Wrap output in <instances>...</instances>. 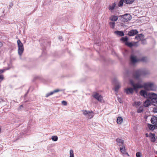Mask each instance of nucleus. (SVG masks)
<instances>
[{"label":"nucleus","mask_w":157,"mask_h":157,"mask_svg":"<svg viewBox=\"0 0 157 157\" xmlns=\"http://www.w3.org/2000/svg\"><path fill=\"white\" fill-rule=\"evenodd\" d=\"M130 82L133 86L134 90H136L139 88H144L145 89L148 90H155L156 88L154 84L151 83H145L142 85L139 83L135 84L132 80L130 81Z\"/></svg>","instance_id":"1"},{"label":"nucleus","mask_w":157,"mask_h":157,"mask_svg":"<svg viewBox=\"0 0 157 157\" xmlns=\"http://www.w3.org/2000/svg\"><path fill=\"white\" fill-rule=\"evenodd\" d=\"M149 98L151 99V102L153 105H157V95L153 93H151L148 94Z\"/></svg>","instance_id":"2"},{"label":"nucleus","mask_w":157,"mask_h":157,"mask_svg":"<svg viewBox=\"0 0 157 157\" xmlns=\"http://www.w3.org/2000/svg\"><path fill=\"white\" fill-rule=\"evenodd\" d=\"M17 44L18 46V53L19 55L21 56L24 50L23 45L20 40H17Z\"/></svg>","instance_id":"3"},{"label":"nucleus","mask_w":157,"mask_h":157,"mask_svg":"<svg viewBox=\"0 0 157 157\" xmlns=\"http://www.w3.org/2000/svg\"><path fill=\"white\" fill-rule=\"evenodd\" d=\"M93 97L98 101L101 102L103 100L102 96L97 92H94L92 94Z\"/></svg>","instance_id":"4"},{"label":"nucleus","mask_w":157,"mask_h":157,"mask_svg":"<svg viewBox=\"0 0 157 157\" xmlns=\"http://www.w3.org/2000/svg\"><path fill=\"white\" fill-rule=\"evenodd\" d=\"M83 113L85 115L88 116V118L91 119L94 116V113L91 111H86V110H82Z\"/></svg>","instance_id":"5"},{"label":"nucleus","mask_w":157,"mask_h":157,"mask_svg":"<svg viewBox=\"0 0 157 157\" xmlns=\"http://www.w3.org/2000/svg\"><path fill=\"white\" fill-rule=\"evenodd\" d=\"M131 18V15L129 14H126L122 16V21L124 22H128Z\"/></svg>","instance_id":"6"},{"label":"nucleus","mask_w":157,"mask_h":157,"mask_svg":"<svg viewBox=\"0 0 157 157\" xmlns=\"http://www.w3.org/2000/svg\"><path fill=\"white\" fill-rule=\"evenodd\" d=\"M142 75V72L141 70H138L136 71L134 73V77L136 79L139 78L140 76Z\"/></svg>","instance_id":"7"},{"label":"nucleus","mask_w":157,"mask_h":157,"mask_svg":"<svg viewBox=\"0 0 157 157\" xmlns=\"http://www.w3.org/2000/svg\"><path fill=\"white\" fill-rule=\"evenodd\" d=\"M138 33V31L136 29L132 30L128 32V35L130 36H132L137 34Z\"/></svg>","instance_id":"8"},{"label":"nucleus","mask_w":157,"mask_h":157,"mask_svg":"<svg viewBox=\"0 0 157 157\" xmlns=\"http://www.w3.org/2000/svg\"><path fill=\"white\" fill-rule=\"evenodd\" d=\"M130 60L132 63H134L139 61V59H137L135 56L131 55L130 57Z\"/></svg>","instance_id":"9"},{"label":"nucleus","mask_w":157,"mask_h":157,"mask_svg":"<svg viewBox=\"0 0 157 157\" xmlns=\"http://www.w3.org/2000/svg\"><path fill=\"white\" fill-rule=\"evenodd\" d=\"M140 94L144 97L147 98V92L144 90H141L140 92Z\"/></svg>","instance_id":"10"},{"label":"nucleus","mask_w":157,"mask_h":157,"mask_svg":"<svg viewBox=\"0 0 157 157\" xmlns=\"http://www.w3.org/2000/svg\"><path fill=\"white\" fill-rule=\"evenodd\" d=\"M134 90L132 88H129L125 89V91L127 94H132L133 93Z\"/></svg>","instance_id":"11"},{"label":"nucleus","mask_w":157,"mask_h":157,"mask_svg":"<svg viewBox=\"0 0 157 157\" xmlns=\"http://www.w3.org/2000/svg\"><path fill=\"white\" fill-rule=\"evenodd\" d=\"M151 121L152 124H156L157 123V117L155 116L152 117Z\"/></svg>","instance_id":"12"},{"label":"nucleus","mask_w":157,"mask_h":157,"mask_svg":"<svg viewBox=\"0 0 157 157\" xmlns=\"http://www.w3.org/2000/svg\"><path fill=\"white\" fill-rule=\"evenodd\" d=\"M114 33L120 36H123L124 35L123 32L121 31H115L114 32Z\"/></svg>","instance_id":"13"},{"label":"nucleus","mask_w":157,"mask_h":157,"mask_svg":"<svg viewBox=\"0 0 157 157\" xmlns=\"http://www.w3.org/2000/svg\"><path fill=\"white\" fill-rule=\"evenodd\" d=\"M118 18L117 16L112 15L109 18V19L111 21H115L117 20Z\"/></svg>","instance_id":"14"},{"label":"nucleus","mask_w":157,"mask_h":157,"mask_svg":"<svg viewBox=\"0 0 157 157\" xmlns=\"http://www.w3.org/2000/svg\"><path fill=\"white\" fill-rule=\"evenodd\" d=\"M143 36L144 35L142 34H139L135 36V38L137 40H141V39L143 37Z\"/></svg>","instance_id":"15"},{"label":"nucleus","mask_w":157,"mask_h":157,"mask_svg":"<svg viewBox=\"0 0 157 157\" xmlns=\"http://www.w3.org/2000/svg\"><path fill=\"white\" fill-rule=\"evenodd\" d=\"M151 102V101L150 100H147L144 102V106L145 107H148L150 105Z\"/></svg>","instance_id":"16"},{"label":"nucleus","mask_w":157,"mask_h":157,"mask_svg":"<svg viewBox=\"0 0 157 157\" xmlns=\"http://www.w3.org/2000/svg\"><path fill=\"white\" fill-rule=\"evenodd\" d=\"M125 45L128 46L129 47H132L135 45V44L132 43V42H128V41L125 42Z\"/></svg>","instance_id":"17"},{"label":"nucleus","mask_w":157,"mask_h":157,"mask_svg":"<svg viewBox=\"0 0 157 157\" xmlns=\"http://www.w3.org/2000/svg\"><path fill=\"white\" fill-rule=\"evenodd\" d=\"M123 121V119L121 117H118L117 118V123L118 124H121Z\"/></svg>","instance_id":"18"},{"label":"nucleus","mask_w":157,"mask_h":157,"mask_svg":"<svg viewBox=\"0 0 157 157\" xmlns=\"http://www.w3.org/2000/svg\"><path fill=\"white\" fill-rule=\"evenodd\" d=\"M120 150L121 152L123 154H128V153L126 152L125 147H120Z\"/></svg>","instance_id":"19"},{"label":"nucleus","mask_w":157,"mask_h":157,"mask_svg":"<svg viewBox=\"0 0 157 157\" xmlns=\"http://www.w3.org/2000/svg\"><path fill=\"white\" fill-rule=\"evenodd\" d=\"M116 4L115 3H113L112 5H110L109 7V10L112 11L114 10L116 6Z\"/></svg>","instance_id":"20"},{"label":"nucleus","mask_w":157,"mask_h":157,"mask_svg":"<svg viewBox=\"0 0 157 157\" xmlns=\"http://www.w3.org/2000/svg\"><path fill=\"white\" fill-rule=\"evenodd\" d=\"M135 0H125L124 3L126 4H132L134 1Z\"/></svg>","instance_id":"21"},{"label":"nucleus","mask_w":157,"mask_h":157,"mask_svg":"<svg viewBox=\"0 0 157 157\" xmlns=\"http://www.w3.org/2000/svg\"><path fill=\"white\" fill-rule=\"evenodd\" d=\"M128 38L127 36L122 37L121 39V41L124 42L125 43V42L128 41Z\"/></svg>","instance_id":"22"},{"label":"nucleus","mask_w":157,"mask_h":157,"mask_svg":"<svg viewBox=\"0 0 157 157\" xmlns=\"http://www.w3.org/2000/svg\"><path fill=\"white\" fill-rule=\"evenodd\" d=\"M151 142H154L155 140V137L154 134H151Z\"/></svg>","instance_id":"23"},{"label":"nucleus","mask_w":157,"mask_h":157,"mask_svg":"<svg viewBox=\"0 0 157 157\" xmlns=\"http://www.w3.org/2000/svg\"><path fill=\"white\" fill-rule=\"evenodd\" d=\"M109 24L110 27L113 29H114L115 27V23L113 22H110L109 23Z\"/></svg>","instance_id":"24"},{"label":"nucleus","mask_w":157,"mask_h":157,"mask_svg":"<svg viewBox=\"0 0 157 157\" xmlns=\"http://www.w3.org/2000/svg\"><path fill=\"white\" fill-rule=\"evenodd\" d=\"M141 102L140 101H136L134 103L133 105L137 107L140 106L141 104Z\"/></svg>","instance_id":"25"},{"label":"nucleus","mask_w":157,"mask_h":157,"mask_svg":"<svg viewBox=\"0 0 157 157\" xmlns=\"http://www.w3.org/2000/svg\"><path fill=\"white\" fill-rule=\"evenodd\" d=\"M147 60V58L146 57H143L139 60V61H141L143 62H145Z\"/></svg>","instance_id":"26"},{"label":"nucleus","mask_w":157,"mask_h":157,"mask_svg":"<svg viewBox=\"0 0 157 157\" xmlns=\"http://www.w3.org/2000/svg\"><path fill=\"white\" fill-rule=\"evenodd\" d=\"M143 107L142 106H140L139 109L137 110V112L140 113L143 112Z\"/></svg>","instance_id":"27"},{"label":"nucleus","mask_w":157,"mask_h":157,"mask_svg":"<svg viewBox=\"0 0 157 157\" xmlns=\"http://www.w3.org/2000/svg\"><path fill=\"white\" fill-rule=\"evenodd\" d=\"M116 141L117 142L119 143H120L122 144H123L124 143V140H122V139H121L117 138L116 139Z\"/></svg>","instance_id":"28"},{"label":"nucleus","mask_w":157,"mask_h":157,"mask_svg":"<svg viewBox=\"0 0 157 157\" xmlns=\"http://www.w3.org/2000/svg\"><path fill=\"white\" fill-rule=\"evenodd\" d=\"M70 156L69 157H74V151L72 150H71L70 151Z\"/></svg>","instance_id":"29"},{"label":"nucleus","mask_w":157,"mask_h":157,"mask_svg":"<svg viewBox=\"0 0 157 157\" xmlns=\"http://www.w3.org/2000/svg\"><path fill=\"white\" fill-rule=\"evenodd\" d=\"M120 85L119 84H118L114 88V90L117 91L120 88Z\"/></svg>","instance_id":"30"},{"label":"nucleus","mask_w":157,"mask_h":157,"mask_svg":"<svg viewBox=\"0 0 157 157\" xmlns=\"http://www.w3.org/2000/svg\"><path fill=\"white\" fill-rule=\"evenodd\" d=\"M58 137L56 136H53L52 137V140L56 141L58 140Z\"/></svg>","instance_id":"31"},{"label":"nucleus","mask_w":157,"mask_h":157,"mask_svg":"<svg viewBox=\"0 0 157 157\" xmlns=\"http://www.w3.org/2000/svg\"><path fill=\"white\" fill-rule=\"evenodd\" d=\"M125 0H121L119 3L118 6L120 7L121 6L123 3L124 2Z\"/></svg>","instance_id":"32"},{"label":"nucleus","mask_w":157,"mask_h":157,"mask_svg":"<svg viewBox=\"0 0 157 157\" xmlns=\"http://www.w3.org/2000/svg\"><path fill=\"white\" fill-rule=\"evenodd\" d=\"M149 129L150 130H153L154 129V127L153 125L149 124L148 125Z\"/></svg>","instance_id":"33"},{"label":"nucleus","mask_w":157,"mask_h":157,"mask_svg":"<svg viewBox=\"0 0 157 157\" xmlns=\"http://www.w3.org/2000/svg\"><path fill=\"white\" fill-rule=\"evenodd\" d=\"M53 94V92H51L50 93H48L47 94H46V95L45 97H46L47 98L48 97H49V96Z\"/></svg>","instance_id":"34"},{"label":"nucleus","mask_w":157,"mask_h":157,"mask_svg":"<svg viewBox=\"0 0 157 157\" xmlns=\"http://www.w3.org/2000/svg\"><path fill=\"white\" fill-rule=\"evenodd\" d=\"M141 153L140 152H138L136 153V157H141Z\"/></svg>","instance_id":"35"},{"label":"nucleus","mask_w":157,"mask_h":157,"mask_svg":"<svg viewBox=\"0 0 157 157\" xmlns=\"http://www.w3.org/2000/svg\"><path fill=\"white\" fill-rule=\"evenodd\" d=\"M62 104L64 105H67V101H62Z\"/></svg>","instance_id":"36"},{"label":"nucleus","mask_w":157,"mask_h":157,"mask_svg":"<svg viewBox=\"0 0 157 157\" xmlns=\"http://www.w3.org/2000/svg\"><path fill=\"white\" fill-rule=\"evenodd\" d=\"M4 79V75H0V82H1Z\"/></svg>","instance_id":"37"},{"label":"nucleus","mask_w":157,"mask_h":157,"mask_svg":"<svg viewBox=\"0 0 157 157\" xmlns=\"http://www.w3.org/2000/svg\"><path fill=\"white\" fill-rule=\"evenodd\" d=\"M61 91V90H59V89H56L54 90L53 91H52L53 92V94L55 93L58 92L59 91Z\"/></svg>","instance_id":"38"},{"label":"nucleus","mask_w":157,"mask_h":157,"mask_svg":"<svg viewBox=\"0 0 157 157\" xmlns=\"http://www.w3.org/2000/svg\"><path fill=\"white\" fill-rule=\"evenodd\" d=\"M5 71V69L0 70V75H3L2 74Z\"/></svg>","instance_id":"39"},{"label":"nucleus","mask_w":157,"mask_h":157,"mask_svg":"<svg viewBox=\"0 0 157 157\" xmlns=\"http://www.w3.org/2000/svg\"><path fill=\"white\" fill-rule=\"evenodd\" d=\"M13 3L12 2H10L9 5V8H11L13 6Z\"/></svg>","instance_id":"40"},{"label":"nucleus","mask_w":157,"mask_h":157,"mask_svg":"<svg viewBox=\"0 0 157 157\" xmlns=\"http://www.w3.org/2000/svg\"><path fill=\"white\" fill-rule=\"evenodd\" d=\"M153 111L154 113H157V107L154 108Z\"/></svg>","instance_id":"41"},{"label":"nucleus","mask_w":157,"mask_h":157,"mask_svg":"<svg viewBox=\"0 0 157 157\" xmlns=\"http://www.w3.org/2000/svg\"><path fill=\"white\" fill-rule=\"evenodd\" d=\"M118 100L119 101V102L121 103L122 102V100L121 98H118Z\"/></svg>","instance_id":"42"},{"label":"nucleus","mask_w":157,"mask_h":157,"mask_svg":"<svg viewBox=\"0 0 157 157\" xmlns=\"http://www.w3.org/2000/svg\"><path fill=\"white\" fill-rule=\"evenodd\" d=\"M3 44L0 42V49L3 46Z\"/></svg>","instance_id":"43"},{"label":"nucleus","mask_w":157,"mask_h":157,"mask_svg":"<svg viewBox=\"0 0 157 157\" xmlns=\"http://www.w3.org/2000/svg\"><path fill=\"white\" fill-rule=\"evenodd\" d=\"M155 127H156V128L157 129V124H156Z\"/></svg>","instance_id":"44"},{"label":"nucleus","mask_w":157,"mask_h":157,"mask_svg":"<svg viewBox=\"0 0 157 157\" xmlns=\"http://www.w3.org/2000/svg\"><path fill=\"white\" fill-rule=\"evenodd\" d=\"M156 153L157 154V151L156 152Z\"/></svg>","instance_id":"45"}]
</instances>
